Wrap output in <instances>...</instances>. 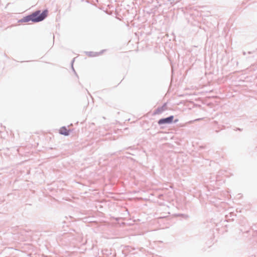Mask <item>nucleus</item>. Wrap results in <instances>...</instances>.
<instances>
[{
    "label": "nucleus",
    "mask_w": 257,
    "mask_h": 257,
    "mask_svg": "<svg viewBox=\"0 0 257 257\" xmlns=\"http://www.w3.org/2000/svg\"><path fill=\"white\" fill-rule=\"evenodd\" d=\"M32 14H36V16L35 18L37 20H38L37 21H34V22H39L43 21L47 17L48 14V11L47 10H45L42 12H41L40 11H37L33 13Z\"/></svg>",
    "instance_id": "1"
},
{
    "label": "nucleus",
    "mask_w": 257,
    "mask_h": 257,
    "mask_svg": "<svg viewBox=\"0 0 257 257\" xmlns=\"http://www.w3.org/2000/svg\"><path fill=\"white\" fill-rule=\"evenodd\" d=\"M36 16V14L30 15L29 16L24 17L22 19L20 20L19 22L22 23H26L29 21H32L34 22V21L38 20L35 18Z\"/></svg>",
    "instance_id": "2"
},
{
    "label": "nucleus",
    "mask_w": 257,
    "mask_h": 257,
    "mask_svg": "<svg viewBox=\"0 0 257 257\" xmlns=\"http://www.w3.org/2000/svg\"><path fill=\"white\" fill-rule=\"evenodd\" d=\"M173 118L174 116L173 115L170 116L167 118H162L159 120L158 123L159 124L171 123L173 121Z\"/></svg>",
    "instance_id": "3"
},
{
    "label": "nucleus",
    "mask_w": 257,
    "mask_h": 257,
    "mask_svg": "<svg viewBox=\"0 0 257 257\" xmlns=\"http://www.w3.org/2000/svg\"><path fill=\"white\" fill-rule=\"evenodd\" d=\"M59 133L65 136H68L69 134V131L65 127H61L59 130Z\"/></svg>",
    "instance_id": "4"
}]
</instances>
